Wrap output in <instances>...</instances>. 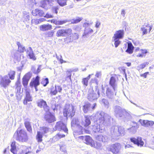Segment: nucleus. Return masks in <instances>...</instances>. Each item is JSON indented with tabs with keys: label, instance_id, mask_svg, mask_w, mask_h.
Returning a JSON list of instances; mask_svg holds the SVG:
<instances>
[{
	"label": "nucleus",
	"instance_id": "62",
	"mask_svg": "<svg viewBox=\"0 0 154 154\" xmlns=\"http://www.w3.org/2000/svg\"><path fill=\"white\" fill-rule=\"evenodd\" d=\"M100 25V22H99L98 21H97V22H96V24L95 25V27L96 28H98L99 27Z\"/></svg>",
	"mask_w": 154,
	"mask_h": 154
},
{
	"label": "nucleus",
	"instance_id": "36",
	"mask_svg": "<svg viewBox=\"0 0 154 154\" xmlns=\"http://www.w3.org/2000/svg\"><path fill=\"white\" fill-rule=\"evenodd\" d=\"M55 90L53 91H51V93L53 95H56L57 92V91L60 92L62 90L61 87L60 86H55Z\"/></svg>",
	"mask_w": 154,
	"mask_h": 154
},
{
	"label": "nucleus",
	"instance_id": "63",
	"mask_svg": "<svg viewBox=\"0 0 154 154\" xmlns=\"http://www.w3.org/2000/svg\"><path fill=\"white\" fill-rule=\"evenodd\" d=\"M105 90L103 89V87H102V95L103 96H105Z\"/></svg>",
	"mask_w": 154,
	"mask_h": 154
},
{
	"label": "nucleus",
	"instance_id": "30",
	"mask_svg": "<svg viewBox=\"0 0 154 154\" xmlns=\"http://www.w3.org/2000/svg\"><path fill=\"white\" fill-rule=\"evenodd\" d=\"M52 23H53L56 25H61L65 23L68 22L67 20H64L62 21L57 20H56L53 19L51 20Z\"/></svg>",
	"mask_w": 154,
	"mask_h": 154
},
{
	"label": "nucleus",
	"instance_id": "42",
	"mask_svg": "<svg viewBox=\"0 0 154 154\" xmlns=\"http://www.w3.org/2000/svg\"><path fill=\"white\" fill-rule=\"evenodd\" d=\"M17 44L18 47V51L20 52H23L25 50V47L22 45L19 42H17Z\"/></svg>",
	"mask_w": 154,
	"mask_h": 154
},
{
	"label": "nucleus",
	"instance_id": "11",
	"mask_svg": "<svg viewBox=\"0 0 154 154\" xmlns=\"http://www.w3.org/2000/svg\"><path fill=\"white\" fill-rule=\"evenodd\" d=\"M114 114L116 117H122L125 113H127L125 110L119 106H116L113 108Z\"/></svg>",
	"mask_w": 154,
	"mask_h": 154
},
{
	"label": "nucleus",
	"instance_id": "56",
	"mask_svg": "<svg viewBox=\"0 0 154 154\" xmlns=\"http://www.w3.org/2000/svg\"><path fill=\"white\" fill-rule=\"evenodd\" d=\"M44 16L45 17L48 18H51L53 17V16L49 13H47L46 15H45Z\"/></svg>",
	"mask_w": 154,
	"mask_h": 154
},
{
	"label": "nucleus",
	"instance_id": "21",
	"mask_svg": "<svg viewBox=\"0 0 154 154\" xmlns=\"http://www.w3.org/2000/svg\"><path fill=\"white\" fill-rule=\"evenodd\" d=\"M96 106V103H94L93 104V106L91 108V104L88 103H86L83 106V111L85 113H87L89 111L91 110V109L92 110L94 109Z\"/></svg>",
	"mask_w": 154,
	"mask_h": 154
},
{
	"label": "nucleus",
	"instance_id": "58",
	"mask_svg": "<svg viewBox=\"0 0 154 154\" xmlns=\"http://www.w3.org/2000/svg\"><path fill=\"white\" fill-rule=\"evenodd\" d=\"M125 14L126 12L125 11L124 9L122 10L121 13V15L123 17H124Z\"/></svg>",
	"mask_w": 154,
	"mask_h": 154
},
{
	"label": "nucleus",
	"instance_id": "17",
	"mask_svg": "<svg viewBox=\"0 0 154 154\" xmlns=\"http://www.w3.org/2000/svg\"><path fill=\"white\" fill-rule=\"evenodd\" d=\"M131 142H133L134 144H136L138 146H140V147L143 146L144 144V142L142 140L141 137H138L137 138H132L130 139Z\"/></svg>",
	"mask_w": 154,
	"mask_h": 154
},
{
	"label": "nucleus",
	"instance_id": "60",
	"mask_svg": "<svg viewBox=\"0 0 154 154\" xmlns=\"http://www.w3.org/2000/svg\"><path fill=\"white\" fill-rule=\"evenodd\" d=\"M149 74V72H146L144 74H141L140 75V76L144 77L145 78H146L147 77V75Z\"/></svg>",
	"mask_w": 154,
	"mask_h": 154
},
{
	"label": "nucleus",
	"instance_id": "33",
	"mask_svg": "<svg viewBox=\"0 0 154 154\" xmlns=\"http://www.w3.org/2000/svg\"><path fill=\"white\" fill-rule=\"evenodd\" d=\"M27 54L29 57L30 58L32 59L33 60H35L36 59V58L34 55L33 52L31 48L29 47L28 49L27 52Z\"/></svg>",
	"mask_w": 154,
	"mask_h": 154
},
{
	"label": "nucleus",
	"instance_id": "64",
	"mask_svg": "<svg viewBox=\"0 0 154 154\" xmlns=\"http://www.w3.org/2000/svg\"><path fill=\"white\" fill-rule=\"evenodd\" d=\"M6 1V0H0V5L3 4Z\"/></svg>",
	"mask_w": 154,
	"mask_h": 154
},
{
	"label": "nucleus",
	"instance_id": "28",
	"mask_svg": "<svg viewBox=\"0 0 154 154\" xmlns=\"http://www.w3.org/2000/svg\"><path fill=\"white\" fill-rule=\"evenodd\" d=\"M65 136V135L62 134L60 133L57 134L55 136L53 137L51 140L52 142H55L58 141L61 138L64 137Z\"/></svg>",
	"mask_w": 154,
	"mask_h": 154
},
{
	"label": "nucleus",
	"instance_id": "15",
	"mask_svg": "<svg viewBox=\"0 0 154 154\" xmlns=\"http://www.w3.org/2000/svg\"><path fill=\"white\" fill-rule=\"evenodd\" d=\"M38 106L40 108H43L46 112H48L49 110V107L48 106L45 101L41 99L38 100Z\"/></svg>",
	"mask_w": 154,
	"mask_h": 154
},
{
	"label": "nucleus",
	"instance_id": "13",
	"mask_svg": "<svg viewBox=\"0 0 154 154\" xmlns=\"http://www.w3.org/2000/svg\"><path fill=\"white\" fill-rule=\"evenodd\" d=\"M55 128V130L63 131L67 134L68 133V130L66 127V125L60 121L57 122L56 123Z\"/></svg>",
	"mask_w": 154,
	"mask_h": 154
},
{
	"label": "nucleus",
	"instance_id": "54",
	"mask_svg": "<svg viewBox=\"0 0 154 154\" xmlns=\"http://www.w3.org/2000/svg\"><path fill=\"white\" fill-rule=\"evenodd\" d=\"M67 77H66V79L68 81H69L68 79H69V81L71 82V73L70 72H67Z\"/></svg>",
	"mask_w": 154,
	"mask_h": 154
},
{
	"label": "nucleus",
	"instance_id": "57",
	"mask_svg": "<svg viewBox=\"0 0 154 154\" xmlns=\"http://www.w3.org/2000/svg\"><path fill=\"white\" fill-rule=\"evenodd\" d=\"M101 73L100 72H97L95 75V76L97 78H99L101 76Z\"/></svg>",
	"mask_w": 154,
	"mask_h": 154
},
{
	"label": "nucleus",
	"instance_id": "59",
	"mask_svg": "<svg viewBox=\"0 0 154 154\" xmlns=\"http://www.w3.org/2000/svg\"><path fill=\"white\" fill-rule=\"evenodd\" d=\"M73 38L74 39H77L79 38V35L76 33H75L73 35Z\"/></svg>",
	"mask_w": 154,
	"mask_h": 154
},
{
	"label": "nucleus",
	"instance_id": "55",
	"mask_svg": "<svg viewBox=\"0 0 154 154\" xmlns=\"http://www.w3.org/2000/svg\"><path fill=\"white\" fill-rule=\"evenodd\" d=\"M82 83L84 85L86 86H87L88 85V80L87 79L84 78L82 79Z\"/></svg>",
	"mask_w": 154,
	"mask_h": 154
},
{
	"label": "nucleus",
	"instance_id": "20",
	"mask_svg": "<svg viewBox=\"0 0 154 154\" xmlns=\"http://www.w3.org/2000/svg\"><path fill=\"white\" fill-rule=\"evenodd\" d=\"M109 85L112 87L113 91L115 92V95H116L117 88V84L115 78L112 76L111 77L109 82Z\"/></svg>",
	"mask_w": 154,
	"mask_h": 154
},
{
	"label": "nucleus",
	"instance_id": "37",
	"mask_svg": "<svg viewBox=\"0 0 154 154\" xmlns=\"http://www.w3.org/2000/svg\"><path fill=\"white\" fill-rule=\"evenodd\" d=\"M58 4L61 7H63L66 5V0H55Z\"/></svg>",
	"mask_w": 154,
	"mask_h": 154
},
{
	"label": "nucleus",
	"instance_id": "49",
	"mask_svg": "<svg viewBox=\"0 0 154 154\" xmlns=\"http://www.w3.org/2000/svg\"><path fill=\"white\" fill-rule=\"evenodd\" d=\"M92 23V22H89V21H87V22L83 23V26L85 28V29L87 28L88 27L90 26Z\"/></svg>",
	"mask_w": 154,
	"mask_h": 154
},
{
	"label": "nucleus",
	"instance_id": "29",
	"mask_svg": "<svg viewBox=\"0 0 154 154\" xmlns=\"http://www.w3.org/2000/svg\"><path fill=\"white\" fill-rule=\"evenodd\" d=\"M134 48V47L132 43L131 42H128V48L126 51V52L130 54H131L133 52Z\"/></svg>",
	"mask_w": 154,
	"mask_h": 154
},
{
	"label": "nucleus",
	"instance_id": "48",
	"mask_svg": "<svg viewBox=\"0 0 154 154\" xmlns=\"http://www.w3.org/2000/svg\"><path fill=\"white\" fill-rule=\"evenodd\" d=\"M49 83L48 79L47 78L43 79L41 82V83L43 86H45Z\"/></svg>",
	"mask_w": 154,
	"mask_h": 154
},
{
	"label": "nucleus",
	"instance_id": "19",
	"mask_svg": "<svg viewBox=\"0 0 154 154\" xmlns=\"http://www.w3.org/2000/svg\"><path fill=\"white\" fill-rule=\"evenodd\" d=\"M32 74L30 72H28L23 76L22 79V83L25 87L27 86L28 82Z\"/></svg>",
	"mask_w": 154,
	"mask_h": 154
},
{
	"label": "nucleus",
	"instance_id": "14",
	"mask_svg": "<svg viewBox=\"0 0 154 154\" xmlns=\"http://www.w3.org/2000/svg\"><path fill=\"white\" fill-rule=\"evenodd\" d=\"M44 119L48 123H51L56 121L54 116L50 112H46Z\"/></svg>",
	"mask_w": 154,
	"mask_h": 154
},
{
	"label": "nucleus",
	"instance_id": "27",
	"mask_svg": "<svg viewBox=\"0 0 154 154\" xmlns=\"http://www.w3.org/2000/svg\"><path fill=\"white\" fill-rule=\"evenodd\" d=\"M40 29L42 31H45L51 29H52V26L49 24H43L39 27Z\"/></svg>",
	"mask_w": 154,
	"mask_h": 154
},
{
	"label": "nucleus",
	"instance_id": "22",
	"mask_svg": "<svg viewBox=\"0 0 154 154\" xmlns=\"http://www.w3.org/2000/svg\"><path fill=\"white\" fill-rule=\"evenodd\" d=\"M152 29V26L149 24L143 26L141 28L143 35L146 34L148 32H150Z\"/></svg>",
	"mask_w": 154,
	"mask_h": 154
},
{
	"label": "nucleus",
	"instance_id": "2",
	"mask_svg": "<svg viewBox=\"0 0 154 154\" xmlns=\"http://www.w3.org/2000/svg\"><path fill=\"white\" fill-rule=\"evenodd\" d=\"M77 138L79 140H82L85 143L97 149H100L101 147V144L100 143L94 141L89 136H79Z\"/></svg>",
	"mask_w": 154,
	"mask_h": 154
},
{
	"label": "nucleus",
	"instance_id": "31",
	"mask_svg": "<svg viewBox=\"0 0 154 154\" xmlns=\"http://www.w3.org/2000/svg\"><path fill=\"white\" fill-rule=\"evenodd\" d=\"M93 32L92 29L90 28H88L85 29L84 32L82 35L83 37L87 36V35L92 34Z\"/></svg>",
	"mask_w": 154,
	"mask_h": 154
},
{
	"label": "nucleus",
	"instance_id": "45",
	"mask_svg": "<svg viewBox=\"0 0 154 154\" xmlns=\"http://www.w3.org/2000/svg\"><path fill=\"white\" fill-rule=\"evenodd\" d=\"M43 134L48 133L49 131V128L46 127H42L40 128V131Z\"/></svg>",
	"mask_w": 154,
	"mask_h": 154
},
{
	"label": "nucleus",
	"instance_id": "25",
	"mask_svg": "<svg viewBox=\"0 0 154 154\" xmlns=\"http://www.w3.org/2000/svg\"><path fill=\"white\" fill-rule=\"evenodd\" d=\"M106 96L107 97L110 99H113L114 97V94L113 91L110 88H108L106 89Z\"/></svg>",
	"mask_w": 154,
	"mask_h": 154
},
{
	"label": "nucleus",
	"instance_id": "4",
	"mask_svg": "<svg viewBox=\"0 0 154 154\" xmlns=\"http://www.w3.org/2000/svg\"><path fill=\"white\" fill-rule=\"evenodd\" d=\"M124 32L123 30H120L116 31L112 37V42H114V45L116 48L120 44L121 41L119 39L123 38Z\"/></svg>",
	"mask_w": 154,
	"mask_h": 154
},
{
	"label": "nucleus",
	"instance_id": "3",
	"mask_svg": "<svg viewBox=\"0 0 154 154\" xmlns=\"http://www.w3.org/2000/svg\"><path fill=\"white\" fill-rule=\"evenodd\" d=\"M14 137L17 140L22 142H26L28 140L26 133L22 129H17L14 134Z\"/></svg>",
	"mask_w": 154,
	"mask_h": 154
},
{
	"label": "nucleus",
	"instance_id": "12",
	"mask_svg": "<svg viewBox=\"0 0 154 154\" xmlns=\"http://www.w3.org/2000/svg\"><path fill=\"white\" fill-rule=\"evenodd\" d=\"M72 29H61L58 30L56 35L57 37L65 36L71 33Z\"/></svg>",
	"mask_w": 154,
	"mask_h": 154
},
{
	"label": "nucleus",
	"instance_id": "5",
	"mask_svg": "<svg viewBox=\"0 0 154 154\" xmlns=\"http://www.w3.org/2000/svg\"><path fill=\"white\" fill-rule=\"evenodd\" d=\"M11 151L14 154H17L15 141H13L11 143ZM26 149L25 146H21L20 147L19 152L17 154H28L30 153V152L27 151Z\"/></svg>",
	"mask_w": 154,
	"mask_h": 154
},
{
	"label": "nucleus",
	"instance_id": "6",
	"mask_svg": "<svg viewBox=\"0 0 154 154\" xmlns=\"http://www.w3.org/2000/svg\"><path fill=\"white\" fill-rule=\"evenodd\" d=\"M75 110L74 107L72 104H66L63 109V115L64 116H73L75 114Z\"/></svg>",
	"mask_w": 154,
	"mask_h": 154
},
{
	"label": "nucleus",
	"instance_id": "10",
	"mask_svg": "<svg viewBox=\"0 0 154 154\" xmlns=\"http://www.w3.org/2000/svg\"><path fill=\"white\" fill-rule=\"evenodd\" d=\"M121 148V145L119 143H116L109 145L107 148V149L108 151H111L115 154H119Z\"/></svg>",
	"mask_w": 154,
	"mask_h": 154
},
{
	"label": "nucleus",
	"instance_id": "46",
	"mask_svg": "<svg viewBox=\"0 0 154 154\" xmlns=\"http://www.w3.org/2000/svg\"><path fill=\"white\" fill-rule=\"evenodd\" d=\"M82 19V17H77L76 19L72 20L71 22L72 23H76L79 22Z\"/></svg>",
	"mask_w": 154,
	"mask_h": 154
},
{
	"label": "nucleus",
	"instance_id": "26",
	"mask_svg": "<svg viewBox=\"0 0 154 154\" xmlns=\"http://www.w3.org/2000/svg\"><path fill=\"white\" fill-rule=\"evenodd\" d=\"M32 101V97L30 95L29 92L28 91H26V97H25L23 102L24 104L26 105L27 102L31 101Z\"/></svg>",
	"mask_w": 154,
	"mask_h": 154
},
{
	"label": "nucleus",
	"instance_id": "50",
	"mask_svg": "<svg viewBox=\"0 0 154 154\" xmlns=\"http://www.w3.org/2000/svg\"><path fill=\"white\" fill-rule=\"evenodd\" d=\"M56 57L57 59L59 60L60 62V63H61V64H62L63 63H67V61H65V60H63L62 59V56L61 55H60V56L59 57V56H57V54H56Z\"/></svg>",
	"mask_w": 154,
	"mask_h": 154
},
{
	"label": "nucleus",
	"instance_id": "40",
	"mask_svg": "<svg viewBox=\"0 0 154 154\" xmlns=\"http://www.w3.org/2000/svg\"><path fill=\"white\" fill-rule=\"evenodd\" d=\"M149 63L148 62H144L142 64H140L137 67V69L140 71V69H143L144 68L146 65H148L149 64Z\"/></svg>",
	"mask_w": 154,
	"mask_h": 154
},
{
	"label": "nucleus",
	"instance_id": "32",
	"mask_svg": "<svg viewBox=\"0 0 154 154\" xmlns=\"http://www.w3.org/2000/svg\"><path fill=\"white\" fill-rule=\"evenodd\" d=\"M43 134L42 132L40 131H38L36 136V139L38 142H41L42 141V137Z\"/></svg>",
	"mask_w": 154,
	"mask_h": 154
},
{
	"label": "nucleus",
	"instance_id": "44",
	"mask_svg": "<svg viewBox=\"0 0 154 154\" xmlns=\"http://www.w3.org/2000/svg\"><path fill=\"white\" fill-rule=\"evenodd\" d=\"M102 103L103 104L105 107L108 108H109V104L108 100L106 99H103L101 101Z\"/></svg>",
	"mask_w": 154,
	"mask_h": 154
},
{
	"label": "nucleus",
	"instance_id": "18",
	"mask_svg": "<svg viewBox=\"0 0 154 154\" xmlns=\"http://www.w3.org/2000/svg\"><path fill=\"white\" fill-rule=\"evenodd\" d=\"M118 126L113 125L110 128V134L113 137H117L118 134Z\"/></svg>",
	"mask_w": 154,
	"mask_h": 154
},
{
	"label": "nucleus",
	"instance_id": "47",
	"mask_svg": "<svg viewBox=\"0 0 154 154\" xmlns=\"http://www.w3.org/2000/svg\"><path fill=\"white\" fill-rule=\"evenodd\" d=\"M39 77L37 76L33 82V84L34 86H37L39 84Z\"/></svg>",
	"mask_w": 154,
	"mask_h": 154
},
{
	"label": "nucleus",
	"instance_id": "53",
	"mask_svg": "<svg viewBox=\"0 0 154 154\" xmlns=\"http://www.w3.org/2000/svg\"><path fill=\"white\" fill-rule=\"evenodd\" d=\"M129 131V132L132 133H134L136 131V129L135 127H132L128 129Z\"/></svg>",
	"mask_w": 154,
	"mask_h": 154
},
{
	"label": "nucleus",
	"instance_id": "61",
	"mask_svg": "<svg viewBox=\"0 0 154 154\" xmlns=\"http://www.w3.org/2000/svg\"><path fill=\"white\" fill-rule=\"evenodd\" d=\"M75 29L77 31H80L81 29V26H76L75 28Z\"/></svg>",
	"mask_w": 154,
	"mask_h": 154
},
{
	"label": "nucleus",
	"instance_id": "38",
	"mask_svg": "<svg viewBox=\"0 0 154 154\" xmlns=\"http://www.w3.org/2000/svg\"><path fill=\"white\" fill-rule=\"evenodd\" d=\"M15 72L14 71H11L7 75L10 79L13 80L14 79L15 76Z\"/></svg>",
	"mask_w": 154,
	"mask_h": 154
},
{
	"label": "nucleus",
	"instance_id": "9",
	"mask_svg": "<svg viewBox=\"0 0 154 154\" xmlns=\"http://www.w3.org/2000/svg\"><path fill=\"white\" fill-rule=\"evenodd\" d=\"M11 81L8 75L2 76L0 75V86L6 89L10 85Z\"/></svg>",
	"mask_w": 154,
	"mask_h": 154
},
{
	"label": "nucleus",
	"instance_id": "51",
	"mask_svg": "<svg viewBox=\"0 0 154 154\" xmlns=\"http://www.w3.org/2000/svg\"><path fill=\"white\" fill-rule=\"evenodd\" d=\"M32 70L34 73L38 74L41 71V67L39 66L36 70H35L34 67H32Z\"/></svg>",
	"mask_w": 154,
	"mask_h": 154
},
{
	"label": "nucleus",
	"instance_id": "43",
	"mask_svg": "<svg viewBox=\"0 0 154 154\" xmlns=\"http://www.w3.org/2000/svg\"><path fill=\"white\" fill-rule=\"evenodd\" d=\"M12 56L15 59L18 60L20 57V54L17 51H14L13 52Z\"/></svg>",
	"mask_w": 154,
	"mask_h": 154
},
{
	"label": "nucleus",
	"instance_id": "41",
	"mask_svg": "<svg viewBox=\"0 0 154 154\" xmlns=\"http://www.w3.org/2000/svg\"><path fill=\"white\" fill-rule=\"evenodd\" d=\"M23 17L24 19V21H28L29 20V16L28 13L26 11L23 12Z\"/></svg>",
	"mask_w": 154,
	"mask_h": 154
},
{
	"label": "nucleus",
	"instance_id": "1",
	"mask_svg": "<svg viewBox=\"0 0 154 154\" xmlns=\"http://www.w3.org/2000/svg\"><path fill=\"white\" fill-rule=\"evenodd\" d=\"M111 117L103 112H97L94 117L95 121L92 125L91 129L94 132L103 133L105 130L104 126L110 123Z\"/></svg>",
	"mask_w": 154,
	"mask_h": 154
},
{
	"label": "nucleus",
	"instance_id": "24",
	"mask_svg": "<svg viewBox=\"0 0 154 154\" xmlns=\"http://www.w3.org/2000/svg\"><path fill=\"white\" fill-rule=\"evenodd\" d=\"M85 119L84 121H82L81 122V124L85 127H86L89 125L91 123L90 117L87 116H85Z\"/></svg>",
	"mask_w": 154,
	"mask_h": 154
},
{
	"label": "nucleus",
	"instance_id": "16",
	"mask_svg": "<svg viewBox=\"0 0 154 154\" xmlns=\"http://www.w3.org/2000/svg\"><path fill=\"white\" fill-rule=\"evenodd\" d=\"M139 122L141 125L145 127H149L153 126L154 125V122L147 120L140 119Z\"/></svg>",
	"mask_w": 154,
	"mask_h": 154
},
{
	"label": "nucleus",
	"instance_id": "52",
	"mask_svg": "<svg viewBox=\"0 0 154 154\" xmlns=\"http://www.w3.org/2000/svg\"><path fill=\"white\" fill-rule=\"evenodd\" d=\"M39 20V19H32L31 20L32 23L37 25L40 23Z\"/></svg>",
	"mask_w": 154,
	"mask_h": 154
},
{
	"label": "nucleus",
	"instance_id": "23",
	"mask_svg": "<svg viewBox=\"0 0 154 154\" xmlns=\"http://www.w3.org/2000/svg\"><path fill=\"white\" fill-rule=\"evenodd\" d=\"M32 14L33 16H35L43 17L45 15V13L43 11L38 9H35L32 10Z\"/></svg>",
	"mask_w": 154,
	"mask_h": 154
},
{
	"label": "nucleus",
	"instance_id": "39",
	"mask_svg": "<svg viewBox=\"0 0 154 154\" xmlns=\"http://www.w3.org/2000/svg\"><path fill=\"white\" fill-rule=\"evenodd\" d=\"M24 124L27 130L29 132H31L32 129L30 122L28 121H26L24 123Z\"/></svg>",
	"mask_w": 154,
	"mask_h": 154
},
{
	"label": "nucleus",
	"instance_id": "34",
	"mask_svg": "<svg viewBox=\"0 0 154 154\" xmlns=\"http://www.w3.org/2000/svg\"><path fill=\"white\" fill-rule=\"evenodd\" d=\"M96 139L100 141L104 142L107 140V137L105 135H100L96 137Z\"/></svg>",
	"mask_w": 154,
	"mask_h": 154
},
{
	"label": "nucleus",
	"instance_id": "8",
	"mask_svg": "<svg viewBox=\"0 0 154 154\" xmlns=\"http://www.w3.org/2000/svg\"><path fill=\"white\" fill-rule=\"evenodd\" d=\"M99 93L98 90H96L94 91L92 88L89 89L87 94V98L91 101L96 100L99 97Z\"/></svg>",
	"mask_w": 154,
	"mask_h": 154
},
{
	"label": "nucleus",
	"instance_id": "35",
	"mask_svg": "<svg viewBox=\"0 0 154 154\" xmlns=\"http://www.w3.org/2000/svg\"><path fill=\"white\" fill-rule=\"evenodd\" d=\"M118 137L120 136H124L125 134V131L124 128L122 127L118 126Z\"/></svg>",
	"mask_w": 154,
	"mask_h": 154
},
{
	"label": "nucleus",
	"instance_id": "7",
	"mask_svg": "<svg viewBox=\"0 0 154 154\" xmlns=\"http://www.w3.org/2000/svg\"><path fill=\"white\" fill-rule=\"evenodd\" d=\"M78 123V119L74 118L71 122V125L72 127H75L76 130L74 131L75 133H77L79 134H82L84 132L86 133H88L89 131H85V129H83V128L80 125H79Z\"/></svg>",
	"mask_w": 154,
	"mask_h": 154
}]
</instances>
